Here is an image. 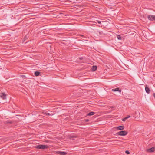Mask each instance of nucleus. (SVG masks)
<instances>
[{
    "mask_svg": "<svg viewBox=\"0 0 155 155\" xmlns=\"http://www.w3.org/2000/svg\"><path fill=\"white\" fill-rule=\"evenodd\" d=\"M49 146L46 145H38L35 147V148L37 149L41 150H45L48 149Z\"/></svg>",
    "mask_w": 155,
    "mask_h": 155,
    "instance_id": "obj_1",
    "label": "nucleus"
},
{
    "mask_svg": "<svg viewBox=\"0 0 155 155\" xmlns=\"http://www.w3.org/2000/svg\"><path fill=\"white\" fill-rule=\"evenodd\" d=\"M127 134V132L125 131H120L117 133V134L120 136H124Z\"/></svg>",
    "mask_w": 155,
    "mask_h": 155,
    "instance_id": "obj_2",
    "label": "nucleus"
},
{
    "mask_svg": "<svg viewBox=\"0 0 155 155\" xmlns=\"http://www.w3.org/2000/svg\"><path fill=\"white\" fill-rule=\"evenodd\" d=\"M50 113H48L46 112H43V115H45L46 116H53L54 114V112L49 111Z\"/></svg>",
    "mask_w": 155,
    "mask_h": 155,
    "instance_id": "obj_3",
    "label": "nucleus"
},
{
    "mask_svg": "<svg viewBox=\"0 0 155 155\" xmlns=\"http://www.w3.org/2000/svg\"><path fill=\"white\" fill-rule=\"evenodd\" d=\"M148 18L151 21H155V15H150L148 16Z\"/></svg>",
    "mask_w": 155,
    "mask_h": 155,
    "instance_id": "obj_4",
    "label": "nucleus"
},
{
    "mask_svg": "<svg viewBox=\"0 0 155 155\" xmlns=\"http://www.w3.org/2000/svg\"><path fill=\"white\" fill-rule=\"evenodd\" d=\"M112 91L113 92L118 91L120 93L121 92V89H120L118 87H117L115 89H112Z\"/></svg>",
    "mask_w": 155,
    "mask_h": 155,
    "instance_id": "obj_5",
    "label": "nucleus"
},
{
    "mask_svg": "<svg viewBox=\"0 0 155 155\" xmlns=\"http://www.w3.org/2000/svg\"><path fill=\"white\" fill-rule=\"evenodd\" d=\"M57 153L60 155H65L67 154V153L64 152L58 151Z\"/></svg>",
    "mask_w": 155,
    "mask_h": 155,
    "instance_id": "obj_6",
    "label": "nucleus"
},
{
    "mask_svg": "<svg viewBox=\"0 0 155 155\" xmlns=\"http://www.w3.org/2000/svg\"><path fill=\"white\" fill-rule=\"evenodd\" d=\"M0 97L4 100L6 99V95L4 93H2L0 95Z\"/></svg>",
    "mask_w": 155,
    "mask_h": 155,
    "instance_id": "obj_7",
    "label": "nucleus"
},
{
    "mask_svg": "<svg viewBox=\"0 0 155 155\" xmlns=\"http://www.w3.org/2000/svg\"><path fill=\"white\" fill-rule=\"evenodd\" d=\"M155 148L154 147H152L151 148L147 149V151L149 152H153L155 151Z\"/></svg>",
    "mask_w": 155,
    "mask_h": 155,
    "instance_id": "obj_8",
    "label": "nucleus"
},
{
    "mask_svg": "<svg viewBox=\"0 0 155 155\" xmlns=\"http://www.w3.org/2000/svg\"><path fill=\"white\" fill-rule=\"evenodd\" d=\"M117 128L118 130H123L124 128V126H119L117 127Z\"/></svg>",
    "mask_w": 155,
    "mask_h": 155,
    "instance_id": "obj_9",
    "label": "nucleus"
},
{
    "mask_svg": "<svg viewBox=\"0 0 155 155\" xmlns=\"http://www.w3.org/2000/svg\"><path fill=\"white\" fill-rule=\"evenodd\" d=\"M145 91L146 93L147 94H149L150 93V91L149 88L146 86L145 87Z\"/></svg>",
    "mask_w": 155,
    "mask_h": 155,
    "instance_id": "obj_10",
    "label": "nucleus"
},
{
    "mask_svg": "<svg viewBox=\"0 0 155 155\" xmlns=\"http://www.w3.org/2000/svg\"><path fill=\"white\" fill-rule=\"evenodd\" d=\"M95 113L94 112H91L88 114H87V116H92Z\"/></svg>",
    "mask_w": 155,
    "mask_h": 155,
    "instance_id": "obj_11",
    "label": "nucleus"
},
{
    "mask_svg": "<svg viewBox=\"0 0 155 155\" xmlns=\"http://www.w3.org/2000/svg\"><path fill=\"white\" fill-rule=\"evenodd\" d=\"M97 67L96 66H92V70L93 71H95L97 69Z\"/></svg>",
    "mask_w": 155,
    "mask_h": 155,
    "instance_id": "obj_12",
    "label": "nucleus"
},
{
    "mask_svg": "<svg viewBox=\"0 0 155 155\" xmlns=\"http://www.w3.org/2000/svg\"><path fill=\"white\" fill-rule=\"evenodd\" d=\"M40 74V72L39 71H35V75L36 76H38Z\"/></svg>",
    "mask_w": 155,
    "mask_h": 155,
    "instance_id": "obj_13",
    "label": "nucleus"
},
{
    "mask_svg": "<svg viewBox=\"0 0 155 155\" xmlns=\"http://www.w3.org/2000/svg\"><path fill=\"white\" fill-rule=\"evenodd\" d=\"M117 38L118 40H121V37L120 35H117Z\"/></svg>",
    "mask_w": 155,
    "mask_h": 155,
    "instance_id": "obj_14",
    "label": "nucleus"
},
{
    "mask_svg": "<svg viewBox=\"0 0 155 155\" xmlns=\"http://www.w3.org/2000/svg\"><path fill=\"white\" fill-rule=\"evenodd\" d=\"M75 137H76V136H73V135L70 136V138L71 139H73L74 138H75Z\"/></svg>",
    "mask_w": 155,
    "mask_h": 155,
    "instance_id": "obj_15",
    "label": "nucleus"
},
{
    "mask_svg": "<svg viewBox=\"0 0 155 155\" xmlns=\"http://www.w3.org/2000/svg\"><path fill=\"white\" fill-rule=\"evenodd\" d=\"M97 32V34H98L99 35H101L103 33V32L102 31H98Z\"/></svg>",
    "mask_w": 155,
    "mask_h": 155,
    "instance_id": "obj_16",
    "label": "nucleus"
},
{
    "mask_svg": "<svg viewBox=\"0 0 155 155\" xmlns=\"http://www.w3.org/2000/svg\"><path fill=\"white\" fill-rule=\"evenodd\" d=\"M127 119V118L125 117V118H123L122 119V121H125Z\"/></svg>",
    "mask_w": 155,
    "mask_h": 155,
    "instance_id": "obj_17",
    "label": "nucleus"
},
{
    "mask_svg": "<svg viewBox=\"0 0 155 155\" xmlns=\"http://www.w3.org/2000/svg\"><path fill=\"white\" fill-rule=\"evenodd\" d=\"M125 153L127 154H130V152L128 151V150H126L125 151Z\"/></svg>",
    "mask_w": 155,
    "mask_h": 155,
    "instance_id": "obj_18",
    "label": "nucleus"
},
{
    "mask_svg": "<svg viewBox=\"0 0 155 155\" xmlns=\"http://www.w3.org/2000/svg\"><path fill=\"white\" fill-rule=\"evenodd\" d=\"M85 122H88L89 121V120L88 119H86L84 120Z\"/></svg>",
    "mask_w": 155,
    "mask_h": 155,
    "instance_id": "obj_19",
    "label": "nucleus"
},
{
    "mask_svg": "<svg viewBox=\"0 0 155 155\" xmlns=\"http://www.w3.org/2000/svg\"><path fill=\"white\" fill-rule=\"evenodd\" d=\"M96 21L98 22V23L99 24H101V22L100 21H99V20H97Z\"/></svg>",
    "mask_w": 155,
    "mask_h": 155,
    "instance_id": "obj_20",
    "label": "nucleus"
},
{
    "mask_svg": "<svg viewBox=\"0 0 155 155\" xmlns=\"http://www.w3.org/2000/svg\"><path fill=\"white\" fill-rule=\"evenodd\" d=\"M130 117V115H128L127 117H126L127 118V119L128 118H129Z\"/></svg>",
    "mask_w": 155,
    "mask_h": 155,
    "instance_id": "obj_21",
    "label": "nucleus"
},
{
    "mask_svg": "<svg viewBox=\"0 0 155 155\" xmlns=\"http://www.w3.org/2000/svg\"><path fill=\"white\" fill-rule=\"evenodd\" d=\"M153 96L154 98H155V93H154L153 94Z\"/></svg>",
    "mask_w": 155,
    "mask_h": 155,
    "instance_id": "obj_22",
    "label": "nucleus"
},
{
    "mask_svg": "<svg viewBox=\"0 0 155 155\" xmlns=\"http://www.w3.org/2000/svg\"><path fill=\"white\" fill-rule=\"evenodd\" d=\"M80 59H82V58H80Z\"/></svg>",
    "mask_w": 155,
    "mask_h": 155,
    "instance_id": "obj_23",
    "label": "nucleus"
},
{
    "mask_svg": "<svg viewBox=\"0 0 155 155\" xmlns=\"http://www.w3.org/2000/svg\"><path fill=\"white\" fill-rule=\"evenodd\" d=\"M81 36H83V35H81Z\"/></svg>",
    "mask_w": 155,
    "mask_h": 155,
    "instance_id": "obj_24",
    "label": "nucleus"
}]
</instances>
